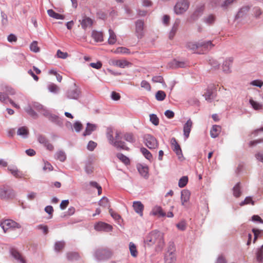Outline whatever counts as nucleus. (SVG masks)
<instances>
[{
	"label": "nucleus",
	"mask_w": 263,
	"mask_h": 263,
	"mask_svg": "<svg viewBox=\"0 0 263 263\" xmlns=\"http://www.w3.org/2000/svg\"><path fill=\"white\" fill-rule=\"evenodd\" d=\"M144 242L148 246L156 245L157 250H161L164 247V234L158 231H153L145 237Z\"/></svg>",
	"instance_id": "f257e3e1"
},
{
	"label": "nucleus",
	"mask_w": 263,
	"mask_h": 263,
	"mask_svg": "<svg viewBox=\"0 0 263 263\" xmlns=\"http://www.w3.org/2000/svg\"><path fill=\"white\" fill-rule=\"evenodd\" d=\"M107 138L110 144L114 145L117 148L128 151L129 148L125 146L124 142L122 141V136L121 132L116 130L114 134V130L111 128H108Z\"/></svg>",
	"instance_id": "f03ea898"
},
{
	"label": "nucleus",
	"mask_w": 263,
	"mask_h": 263,
	"mask_svg": "<svg viewBox=\"0 0 263 263\" xmlns=\"http://www.w3.org/2000/svg\"><path fill=\"white\" fill-rule=\"evenodd\" d=\"M187 48L194 51H197L199 53H203L209 49H211L213 46L211 41L206 42H200L198 43L190 42L187 45Z\"/></svg>",
	"instance_id": "7ed1b4c3"
},
{
	"label": "nucleus",
	"mask_w": 263,
	"mask_h": 263,
	"mask_svg": "<svg viewBox=\"0 0 263 263\" xmlns=\"http://www.w3.org/2000/svg\"><path fill=\"white\" fill-rule=\"evenodd\" d=\"M15 197L14 191L7 185L0 186V199L8 200Z\"/></svg>",
	"instance_id": "20e7f679"
},
{
	"label": "nucleus",
	"mask_w": 263,
	"mask_h": 263,
	"mask_svg": "<svg viewBox=\"0 0 263 263\" xmlns=\"http://www.w3.org/2000/svg\"><path fill=\"white\" fill-rule=\"evenodd\" d=\"M112 255V252L107 249H100L96 250L95 252V257L99 260H104L110 258Z\"/></svg>",
	"instance_id": "39448f33"
},
{
	"label": "nucleus",
	"mask_w": 263,
	"mask_h": 263,
	"mask_svg": "<svg viewBox=\"0 0 263 263\" xmlns=\"http://www.w3.org/2000/svg\"><path fill=\"white\" fill-rule=\"evenodd\" d=\"M189 5V2L187 0H180L175 6V13L177 14L183 13L188 9Z\"/></svg>",
	"instance_id": "423d86ee"
},
{
	"label": "nucleus",
	"mask_w": 263,
	"mask_h": 263,
	"mask_svg": "<svg viewBox=\"0 0 263 263\" xmlns=\"http://www.w3.org/2000/svg\"><path fill=\"white\" fill-rule=\"evenodd\" d=\"M145 145L149 149H155L158 147V143L156 139L151 135L145 136Z\"/></svg>",
	"instance_id": "0eeeda50"
},
{
	"label": "nucleus",
	"mask_w": 263,
	"mask_h": 263,
	"mask_svg": "<svg viewBox=\"0 0 263 263\" xmlns=\"http://www.w3.org/2000/svg\"><path fill=\"white\" fill-rule=\"evenodd\" d=\"M80 89L75 84L67 92V97L70 99H78L81 95Z\"/></svg>",
	"instance_id": "6e6552de"
},
{
	"label": "nucleus",
	"mask_w": 263,
	"mask_h": 263,
	"mask_svg": "<svg viewBox=\"0 0 263 263\" xmlns=\"http://www.w3.org/2000/svg\"><path fill=\"white\" fill-rule=\"evenodd\" d=\"M172 148L174 152H175L179 159H181L183 157L182 151L180 145L177 143L175 138H172L171 140Z\"/></svg>",
	"instance_id": "1a4fd4ad"
},
{
	"label": "nucleus",
	"mask_w": 263,
	"mask_h": 263,
	"mask_svg": "<svg viewBox=\"0 0 263 263\" xmlns=\"http://www.w3.org/2000/svg\"><path fill=\"white\" fill-rule=\"evenodd\" d=\"M135 32L138 38H142L144 35V22L141 20H138L136 22Z\"/></svg>",
	"instance_id": "9d476101"
},
{
	"label": "nucleus",
	"mask_w": 263,
	"mask_h": 263,
	"mask_svg": "<svg viewBox=\"0 0 263 263\" xmlns=\"http://www.w3.org/2000/svg\"><path fill=\"white\" fill-rule=\"evenodd\" d=\"M95 229L97 231L109 232L111 231L112 226L104 222L100 221L95 225Z\"/></svg>",
	"instance_id": "9b49d317"
},
{
	"label": "nucleus",
	"mask_w": 263,
	"mask_h": 263,
	"mask_svg": "<svg viewBox=\"0 0 263 263\" xmlns=\"http://www.w3.org/2000/svg\"><path fill=\"white\" fill-rule=\"evenodd\" d=\"M31 106L33 108L35 109L36 110H37L39 112L43 115L44 116L47 117L49 116V112L47 110L44 108V106L40 104L38 102H33L31 104H30Z\"/></svg>",
	"instance_id": "f8f14e48"
},
{
	"label": "nucleus",
	"mask_w": 263,
	"mask_h": 263,
	"mask_svg": "<svg viewBox=\"0 0 263 263\" xmlns=\"http://www.w3.org/2000/svg\"><path fill=\"white\" fill-rule=\"evenodd\" d=\"M10 252L12 256L21 263H26L22 254L15 248H11Z\"/></svg>",
	"instance_id": "ddd939ff"
},
{
	"label": "nucleus",
	"mask_w": 263,
	"mask_h": 263,
	"mask_svg": "<svg viewBox=\"0 0 263 263\" xmlns=\"http://www.w3.org/2000/svg\"><path fill=\"white\" fill-rule=\"evenodd\" d=\"M150 215L161 217L165 216L166 213L163 211L161 206L156 205L152 209Z\"/></svg>",
	"instance_id": "4468645a"
},
{
	"label": "nucleus",
	"mask_w": 263,
	"mask_h": 263,
	"mask_svg": "<svg viewBox=\"0 0 263 263\" xmlns=\"http://www.w3.org/2000/svg\"><path fill=\"white\" fill-rule=\"evenodd\" d=\"M193 122L191 119H189L183 126V134L185 138H188L192 127Z\"/></svg>",
	"instance_id": "2eb2a0df"
},
{
	"label": "nucleus",
	"mask_w": 263,
	"mask_h": 263,
	"mask_svg": "<svg viewBox=\"0 0 263 263\" xmlns=\"http://www.w3.org/2000/svg\"><path fill=\"white\" fill-rule=\"evenodd\" d=\"M135 211L139 214L140 216H143L144 205L140 201H134L133 205Z\"/></svg>",
	"instance_id": "dca6fc26"
},
{
	"label": "nucleus",
	"mask_w": 263,
	"mask_h": 263,
	"mask_svg": "<svg viewBox=\"0 0 263 263\" xmlns=\"http://www.w3.org/2000/svg\"><path fill=\"white\" fill-rule=\"evenodd\" d=\"M190 195L191 193L189 190H183L181 191V200L182 205H184L189 201Z\"/></svg>",
	"instance_id": "f3484780"
},
{
	"label": "nucleus",
	"mask_w": 263,
	"mask_h": 263,
	"mask_svg": "<svg viewBox=\"0 0 263 263\" xmlns=\"http://www.w3.org/2000/svg\"><path fill=\"white\" fill-rule=\"evenodd\" d=\"M137 169L142 177L145 178H147L148 177V168L147 166L138 164L137 165Z\"/></svg>",
	"instance_id": "a211bd4d"
},
{
	"label": "nucleus",
	"mask_w": 263,
	"mask_h": 263,
	"mask_svg": "<svg viewBox=\"0 0 263 263\" xmlns=\"http://www.w3.org/2000/svg\"><path fill=\"white\" fill-rule=\"evenodd\" d=\"M8 170L16 178H21L23 177V173L19 171L15 166H9Z\"/></svg>",
	"instance_id": "6ab92c4d"
},
{
	"label": "nucleus",
	"mask_w": 263,
	"mask_h": 263,
	"mask_svg": "<svg viewBox=\"0 0 263 263\" xmlns=\"http://www.w3.org/2000/svg\"><path fill=\"white\" fill-rule=\"evenodd\" d=\"M62 9L60 10L59 12H57L54 10L50 9V17L55 20H64L65 18V15L62 14L61 12H63Z\"/></svg>",
	"instance_id": "aec40b11"
},
{
	"label": "nucleus",
	"mask_w": 263,
	"mask_h": 263,
	"mask_svg": "<svg viewBox=\"0 0 263 263\" xmlns=\"http://www.w3.org/2000/svg\"><path fill=\"white\" fill-rule=\"evenodd\" d=\"M92 23V20L88 17H84L81 22V26L84 29L91 27Z\"/></svg>",
	"instance_id": "412c9836"
},
{
	"label": "nucleus",
	"mask_w": 263,
	"mask_h": 263,
	"mask_svg": "<svg viewBox=\"0 0 263 263\" xmlns=\"http://www.w3.org/2000/svg\"><path fill=\"white\" fill-rule=\"evenodd\" d=\"M233 59L232 58L227 59L223 62L222 65V69L226 72H230V67L233 63Z\"/></svg>",
	"instance_id": "4be33fe9"
},
{
	"label": "nucleus",
	"mask_w": 263,
	"mask_h": 263,
	"mask_svg": "<svg viewBox=\"0 0 263 263\" xmlns=\"http://www.w3.org/2000/svg\"><path fill=\"white\" fill-rule=\"evenodd\" d=\"M221 127L219 125H213L211 131L210 135L212 138H216L218 136L221 132Z\"/></svg>",
	"instance_id": "5701e85b"
},
{
	"label": "nucleus",
	"mask_w": 263,
	"mask_h": 263,
	"mask_svg": "<svg viewBox=\"0 0 263 263\" xmlns=\"http://www.w3.org/2000/svg\"><path fill=\"white\" fill-rule=\"evenodd\" d=\"M17 134L23 138L26 139L28 136L29 130L26 127L22 126L18 128Z\"/></svg>",
	"instance_id": "b1692460"
},
{
	"label": "nucleus",
	"mask_w": 263,
	"mask_h": 263,
	"mask_svg": "<svg viewBox=\"0 0 263 263\" xmlns=\"http://www.w3.org/2000/svg\"><path fill=\"white\" fill-rule=\"evenodd\" d=\"M91 36L97 42H101L103 41V33L102 32L93 31Z\"/></svg>",
	"instance_id": "393cba45"
},
{
	"label": "nucleus",
	"mask_w": 263,
	"mask_h": 263,
	"mask_svg": "<svg viewBox=\"0 0 263 263\" xmlns=\"http://www.w3.org/2000/svg\"><path fill=\"white\" fill-rule=\"evenodd\" d=\"M113 64L117 67L123 68L128 66L130 63L125 60H119L114 61Z\"/></svg>",
	"instance_id": "a878e982"
},
{
	"label": "nucleus",
	"mask_w": 263,
	"mask_h": 263,
	"mask_svg": "<svg viewBox=\"0 0 263 263\" xmlns=\"http://www.w3.org/2000/svg\"><path fill=\"white\" fill-rule=\"evenodd\" d=\"M97 126L95 124H92L90 123H87V126L85 129V132L83 133V135L86 136L87 135H89L91 134V133L96 129Z\"/></svg>",
	"instance_id": "bb28decb"
},
{
	"label": "nucleus",
	"mask_w": 263,
	"mask_h": 263,
	"mask_svg": "<svg viewBox=\"0 0 263 263\" xmlns=\"http://www.w3.org/2000/svg\"><path fill=\"white\" fill-rule=\"evenodd\" d=\"M25 111L32 118L36 119L37 118L38 115L37 113L33 109V108L30 104H29L25 108Z\"/></svg>",
	"instance_id": "cd10ccee"
},
{
	"label": "nucleus",
	"mask_w": 263,
	"mask_h": 263,
	"mask_svg": "<svg viewBox=\"0 0 263 263\" xmlns=\"http://www.w3.org/2000/svg\"><path fill=\"white\" fill-rule=\"evenodd\" d=\"M37 140L40 143L43 144L47 149H49V143L47 138L41 135H40L37 137Z\"/></svg>",
	"instance_id": "c85d7f7f"
},
{
	"label": "nucleus",
	"mask_w": 263,
	"mask_h": 263,
	"mask_svg": "<svg viewBox=\"0 0 263 263\" xmlns=\"http://www.w3.org/2000/svg\"><path fill=\"white\" fill-rule=\"evenodd\" d=\"M109 36L108 39V43L110 45H113L116 43L117 41V36L115 33L112 30L109 29Z\"/></svg>",
	"instance_id": "c756f323"
},
{
	"label": "nucleus",
	"mask_w": 263,
	"mask_h": 263,
	"mask_svg": "<svg viewBox=\"0 0 263 263\" xmlns=\"http://www.w3.org/2000/svg\"><path fill=\"white\" fill-rule=\"evenodd\" d=\"M50 122L59 126L63 124V119L55 115H50Z\"/></svg>",
	"instance_id": "7c9ffc66"
},
{
	"label": "nucleus",
	"mask_w": 263,
	"mask_h": 263,
	"mask_svg": "<svg viewBox=\"0 0 263 263\" xmlns=\"http://www.w3.org/2000/svg\"><path fill=\"white\" fill-rule=\"evenodd\" d=\"M129 249L131 255L134 257H136L138 256V251L136 245L132 242L129 244Z\"/></svg>",
	"instance_id": "2f4dec72"
},
{
	"label": "nucleus",
	"mask_w": 263,
	"mask_h": 263,
	"mask_svg": "<svg viewBox=\"0 0 263 263\" xmlns=\"http://www.w3.org/2000/svg\"><path fill=\"white\" fill-rule=\"evenodd\" d=\"M99 204L100 206L103 207V208L109 209L110 207L109 200L107 198L105 197H103L101 198V199L99 202Z\"/></svg>",
	"instance_id": "473e14b6"
},
{
	"label": "nucleus",
	"mask_w": 263,
	"mask_h": 263,
	"mask_svg": "<svg viewBox=\"0 0 263 263\" xmlns=\"http://www.w3.org/2000/svg\"><path fill=\"white\" fill-rule=\"evenodd\" d=\"M11 219H6L1 223V226L5 232L8 229L11 228Z\"/></svg>",
	"instance_id": "72a5a7b5"
},
{
	"label": "nucleus",
	"mask_w": 263,
	"mask_h": 263,
	"mask_svg": "<svg viewBox=\"0 0 263 263\" xmlns=\"http://www.w3.org/2000/svg\"><path fill=\"white\" fill-rule=\"evenodd\" d=\"M252 232L254 233V238L253 242L254 243L258 238H261L263 236V230L253 229Z\"/></svg>",
	"instance_id": "f704fd0d"
},
{
	"label": "nucleus",
	"mask_w": 263,
	"mask_h": 263,
	"mask_svg": "<svg viewBox=\"0 0 263 263\" xmlns=\"http://www.w3.org/2000/svg\"><path fill=\"white\" fill-rule=\"evenodd\" d=\"M56 159L60 160L61 162H63L66 160V156L64 152L62 151L58 152L54 156Z\"/></svg>",
	"instance_id": "c9c22d12"
},
{
	"label": "nucleus",
	"mask_w": 263,
	"mask_h": 263,
	"mask_svg": "<svg viewBox=\"0 0 263 263\" xmlns=\"http://www.w3.org/2000/svg\"><path fill=\"white\" fill-rule=\"evenodd\" d=\"M117 158L121 160L123 163L126 165H128L130 163V160L128 158L124 155L121 153H118L117 154Z\"/></svg>",
	"instance_id": "e433bc0d"
},
{
	"label": "nucleus",
	"mask_w": 263,
	"mask_h": 263,
	"mask_svg": "<svg viewBox=\"0 0 263 263\" xmlns=\"http://www.w3.org/2000/svg\"><path fill=\"white\" fill-rule=\"evenodd\" d=\"M178 22H176L174 24L170 33H169V39L172 40L174 36H175L177 30L178 29Z\"/></svg>",
	"instance_id": "4c0bfd02"
},
{
	"label": "nucleus",
	"mask_w": 263,
	"mask_h": 263,
	"mask_svg": "<svg viewBox=\"0 0 263 263\" xmlns=\"http://www.w3.org/2000/svg\"><path fill=\"white\" fill-rule=\"evenodd\" d=\"M250 103L251 104L253 108L255 110H260L262 109V104L257 102H256L252 99L250 100Z\"/></svg>",
	"instance_id": "58836bf2"
},
{
	"label": "nucleus",
	"mask_w": 263,
	"mask_h": 263,
	"mask_svg": "<svg viewBox=\"0 0 263 263\" xmlns=\"http://www.w3.org/2000/svg\"><path fill=\"white\" fill-rule=\"evenodd\" d=\"M69 260H77L80 258L79 254L77 252H69L67 254Z\"/></svg>",
	"instance_id": "ea45409f"
},
{
	"label": "nucleus",
	"mask_w": 263,
	"mask_h": 263,
	"mask_svg": "<svg viewBox=\"0 0 263 263\" xmlns=\"http://www.w3.org/2000/svg\"><path fill=\"white\" fill-rule=\"evenodd\" d=\"M203 6H200L199 8H198L192 15V18H193V20L196 19L198 16V15H200V14L203 12Z\"/></svg>",
	"instance_id": "a19ab883"
},
{
	"label": "nucleus",
	"mask_w": 263,
	"mask_h": 263,
	"mask_svg": "<svg viewBox=\"0 0 263 263\" xmlns=\"http://www.w3.org/2000/svg\"><path fill=\"white\" fill-rule=\"evenodd\" d=\"M116 53H122V54H129L130 51L129 50L124 47H118L116 50L114 51Z\"/></svg>",
	"instance_id": "79ce46f5"
},
{
	"label": "nucleus",
	"mask_w": 263,
	"mask_h": 263,
	"mask_svg": "<svg viewBox=\"0 0 263 263\" xmlns=\"http://www.w3.org/2000/svg\"><path fill=\"white\" fill-rule=\"evenodd\" d=\"M140 151L147 159L150 160L152 159V155L146 148L142 147Z\"/></svg>",
	"instance_id": "37998d69"
},
{
	"label": "nucleus",
	"mask_w": 263,
	"mask_h": 263,
	"mask_svg": "<svg viewBox=\"0 0 263 263\" xmlns=\"http://www.w3.org/2000/svg\"><path fill=\"white\" fill-rule=\"evenodd\" d=\"M166 97V94L164 91L159 90L156 93V99L158 101H163Z\"/></svg>",
	"instance_id": "c03bdc74"
},
{
	"label": "nucleus",
	"mask_w": 263,
	"mask_h": 263,
	"mask_svg": "<svg viewBox=\"0 0 263 263\" xmlns=\"http://www.w3.org/2000/svg\"><path fill=\"white\" fill-rule=\"evenodd\" d=\"M233 194L236 197H238L241 195L240 183H237L235 186L233 187Z\"/></svg>",
	"instance_id": "a18cd8bd"
},
{
	"label": "nucleus",
	"mask_w": 263,
	"mask_h": 263,
	"mask_svg": "<svg viewBox=\"0 0 263 263\" xmlns=\"http://www.w3.org/2000/svg\"><path fill=\"white\" fill-rule=\"evenodd\" d=\"M60 92V87L54 84L50 83V92H52L54 94H58Z\"/></svg>",
	"instance_id": "49530a36"
},
{
	"label": "nucleus",
	"mask_w": 263,
	"mask_h": 263,
	"mask_svg": "<svg viewBox=\"0 0 263 263\" xmlns=\"http://www.w3.org/2000/svg\"><path fill=\"white\" fill-rule=\"evenodd\" d=\"M188 182V178L187 176L182 177L179 180L178 186L180 187H184Z\"/></svg>",
	"instance_id": "de8ad7c7"
},
{
	"label": "nucleus",
	"mask_w": 263,
	"mask_h": 263,
	"mask_svg": "<svg viewBox=\"0 0 263 263\" xmlns=\"http://www.w3.org/2000/svg\"><path fill=\"white\" fill-rule=\"evenodd\" d=\"M65 247V242L64 241L57 242L54 245V250L57 251H61Z\"/></svg>",
	"instance_id": "09e8293b"
},
{
	"label": "nucleus",
	"mask_w": 263,
	"mask_h": 263,
	"mask_svg": "<svg viewBox=\"0 0 263 263\" xmlns=\"http://www.w3.org/2000/svg\"><path fill=\"white\" fill-rule=\"evenodd\" d=\"M151 122L155 125H158L159 123V118L155 114H151L149 116Z\"/></svg>",
	"instance_id": "8fccbe9b"
},
{
	"label": "nucleus",
	"mask_w": 263,
	"mask_h": 263,
	"mask_svg": "<svg viewBox=\"0 0 263 263\" xmlns=\"http://www.w3.org/2000/svg\"><path fill=\"white\" fill-rule=\"evenodd\" d=\"M204 96L206 100L210 101L213 98V93L212 90L208 89L204 93Z\"/></svg>",
	"instance_id": "3c124183"
},
{
	"label": "nucleus",
	"mask_w": 263,
	"mask_h": 263,
	"mask_svg": "<svg viewBox=\"0 0 263 263\" xmlns=\"http://www.w3.org/2000/svg\"><path fill=\"white\" fill-rule=\"evenodd\" d=\"M251 204L252 205H254V201L252 200V198L251 197H247L244 200V201H242L240 203V206H243L245 204Z\"/></svg>",
	"instance_id": "603ef678"
},
{
	"label": "nucleus",
	"mask_w": 263,
	"mask_h": 263,
	"mask_svg": "<svg viewBox=\"0 0 263 263\" xmlns=\"http://www.w3.org/2000/svg\"><path fill=\"white\" fill-rule=\"evenodd\" d=\"M36 229L41 230L44 234H47L48 232V228L47 226L40 224L36 226Z\"/></svg>",
	"instance_id": "864d4df0"
},
{
	"label": "nucleus",
	"mask_w": 263,
	"mask_h": 263,
	"mask_svg": "<svg viewBox=\"0 0 263 263\" xmlns=\"http://www.w3.org/2000/svg\"><path fill=\"white\" fill-rule=\"evenodd\" d=\"M30 50L36 53L39 51V48L37 46V43L36 41H33L30 45Z\"/></svg>",
	"instance_id": "5fc2aeb1"
},
{
	"label": "nucleus",
	"mask_w": 263,
	"mask_h": 263,
	"mask_svg": "<svg viewBox=\"0 0 263 263\" xmlns=\"http://www.w3.org/2000/svg\"><path fill=\"white\" fill-rule=\"evenodd\" d=\"M89 184L93 187H96L98 189V194L100 195L102 193V187L101 186L99 185L98 184V183L97 182H95V181H90L89 182Z\"/></svg>",
	"instance_id": "6e6d98bb"
},
{
	"label": "nucleus",
	"mask_w": 263,
	"mask_h": 263,
	"mask_svg": "<svg viewBox=\"0 0 263 263\" xmlns=\"http://www.w3.org/2000/svg\"><path fill=\"white\" fill-rule=\"evenodd\" d=\"M215 17L212 14L209 15L204 18L205 22L209 24H212L215 22Z\"/></svg>",
	"instance_id": "4d7b16f0"
},
{
	"label": "nucleus",
	"mask_w": 263,
	"mask_h": 263,
	"mask_svg": "<svg viewBox=\"0 0 263 263\" xmlns=\"http://www.w3.org/2000/svg\"><path fill=\"white\" fill-rule=\"evenodd\" d=\"M57 56L59 58L65 59L68 57V54L67 52H64L60 50H58L57 52Z\"/></svg>",
	"instance_id": "13d9d810"
},
{
	"label": "nucleus",
	"mask_w": 263,
	"mask_h": 263,
	"mask_svg": "<svg viewBox=\"0 0 263 263\" xmlns=\"http://www.w3.org/2000/svg\"><path fill=\"white\" fill-rule=\"evenodd\" d=\"M257 259L259 261H263V245L257 253Z\"/></svg>",
	"instance_id": "bf43d9fd"
},
{
	"label": "nucleus",
	"mask_w": 263,
	"mask_h": 263,
	"mask_svg": "<svg viewBox=\"0 0 263 263\" xmlns=\"http://www.w3.org/2000/svg\"><path fill=\"white\" fill-rule=\"evenodd\" d=\"M124 139L129 142H133L134 141V137L132 134L126 133L124 135Z\"/></svg>",
	"instance_id": "052dcab7"
},
{
	"label": "nucleus",
	"mask_w": 263,
	"mask_h": 263,
	"mask_svg": "<svg viewBox=\"0 0 263 263\" xmlns=\"http://www.w3.org/2000/svg\"><path fill=\"white\" fill-rule=\"evenodd\" d=\"M73 127L77 132H79L82 129L83 125L81 122L77 121L73 124Z\"/></svg>",
	"instance_id": "680f3d73"
},
{
	"label": "nucleus",
	"mask_w": 263,
	"mask_h": 263,
	"mask_svg": "<svg viewBox=\"0 0 263 263\" xmlns=\"http://www.w3.org/2000/svg\"><path fill=\"white\" fill-rule=\"evenodd\" d=\"M51 74L55 77L57 81L59 82H61L62 81V77L60 74L58 73L55 71L53 70H50V75Z\"/></svg>",
	"instance_id": "e2e57ef3"
},
{
	"label": "nucleus",
	"mask_w": 263,
	"mask_h": 263,
	"mask_svg": "<svg viewBox=\"0 0 263 263\" xmlns=\"http://www.w3.org/2000/svg\"><path fill=\"white\" fill-rule=\"evenodd\" d=\"M141 86L142 87L145 88V89L147 90H151V85L149 84L148 82H147L146 81L143 80L141 83Z\"/></svg>",
	"instance_id": "0e129e2a"
},
{
	"label": "nucleus",
	"mask_w": 263,
	"mask_h": 263,
	"mask_svg": "<svg viewBox=\"0 0 263 263\" xmlns=\"http://www.w3.org/2000/svg\"><path fill=\"white\" fill-rule=\"evenodd\" d=\"M7 40L9 42H16L17 41V37L14 34L11 33L7 37Z\"/></svg>",
	"instance_id": "69168bd1"
},
{
	"label": "nucleus",
	"mask_w": 263,
	"mask_h": 263,
	"mask_svg": "<svg viewBox=\"0 0 263 263\" xmlns=\"http://www.w3.org/2000/svg\"><path fill=\"white\" fill-rule=\"evenodd\" d=\"M251 84L261 87L263 85V81L259 80H254L251 82Z\"/></svg>",
	"instance_id": "338daca9"
},
{
	"label": "nucleus",
	"mask_w": 263,
	"mask_h": 263,
	"mask_svg": "<svg viewBox=\"0 0 263 263\" xmlns=\"http://www.w3.org/2000/svg\"><path fill=\"white\" fill-rule=\"evenodd\" d=\"M111 99L115 101H118L120 100L121 96L120 94L115 91H112L111 95Z\"/></svg>",
	"instance_id": "774afa93"
}]
</instances>
